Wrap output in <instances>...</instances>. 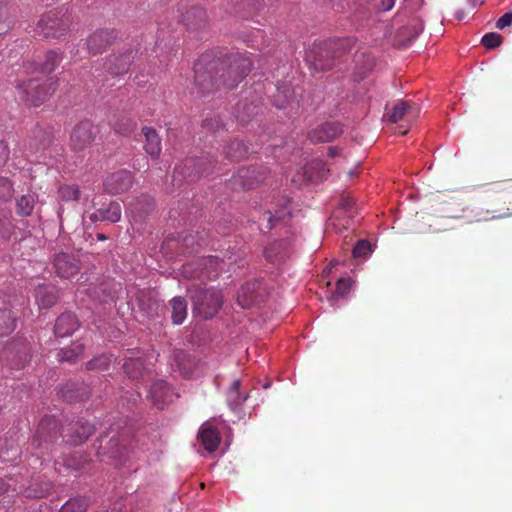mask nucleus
Wrapping results in <instances>:
<instances>
[{"instance_id":"ddd939ff","label":"nucleus","mask_w":512,"mask_h":512,"mask_svg":"<svg viewBox=\"0 0 512 512\" xmlns=\"http://www.w3.org/2000/svg\"><path fill=\"white\" fill-rule=\"evenodd\" d=\"M95 431V425L89 420L84 417H75L68 424L66 434L63 438L71 445H80L84 443Z\"/></svg>"},{"instance_id":"72a5a7b5","label":"nucleus","mask_w":512,"mask_h":512,"mask_svg":"<svg viewBox=\"0 0 512 512\" xmlns=\"http://www.w3.org/2000/svg\"><path fill=\"white\" fill-rule=\"evenodd\" d=\"M143 135L145 136L144 149L152 158L156 159L161 153V138L155 129L151 127H143Z\"/></svg>"},{"instance_id":"cd10ccee","label":"nucleus","mask_w":512,"mask_h":512,"mask_svg":"<svg viewBox=\"0 0 512 512\" xmlns=\"http://www.w3.org/2000/svg\"><path fill=\"white\" fill-rule=\"evenodd\" d=\"M207 13L200 6H192L183 15V22L188 30H200L207 24Z\"/></svg>"},{"instance_id":"dca6fc26","label":"nucleus","mask_w":512,"mask_h":512,"mask_svg":"<svg viewBox=\"0 0 512 512\" xmlns=\"http://www.w3.org/2000/svg\"><path fill=\"white\" fill-rule=\"evenodd\" d=\"M246 96L239 100L234 108V116L242 124L248 123L261 111V96L249 99L251 92L246 91Z\"/></svg>"},{"instance_id":"c756f323","label":"nucleus","mask_w":512,"mask_h":512,"mask_svg":"<svg viewBox=\"0 0 512 512\" xmlns=\"http://www.w3.org/2000/svg\"><path fill=\"white\" fill-rule=\"evenodd\" d=\"M225 157L231 161L244 159L251 153H255L253 147L246 145L242 140L235 139L223 148Z\"/></svg>"},{"instance_id":"09e8293b","label":"nucleus","mask_w":512,"mask_h":512,"mask_svg":"<svg viewBox=\"0 0 512 512\" xmlns=\"http://www.w3.org/2000/svg\"><path fill=\"white\" fill-rule=\"evenodd\" d=\"M235 226V220L230 216L215 220L213 223V229H215L217 233L223 235L230 233Z\"/></svg>"},{"instance_id":"c03bdc74","label":"nucleus","mask_w":512,"mask_h":512,"mask_svg":"<svg viewBox=\"0 0 512 512\" xmlns=\"http://www.w3.org/2000/svg\"><path fill=\"white\" fill-rule=\"evenodd\" d=\"M16 328V317L10 310H0V336L10 334Z\"/></svg>"},{"instance_id":"5fc2aeb1","label":"nucleus","mask_w":512,"mask_h":512,"mask_svg":"<svg viewBox=\"0 0 512 512\" xmlns=\"http://www.w3.org/2000/svg\"><path fill=\"white\" fill-rule=\"evenodd\" d=\"M133 122L129 118H123L114 124V130L122 135H127L133 130Z\"/></svg>"},{"instance_id":"680f3d73","label":"nucleus","mask_w":512,"mask_h":512,"mask_svg":"<svg viewBox=\"0 0 512 512\" xmlns=\"http://www.w3.org/2000/svg\"><path fill=\"white\" fill-rule=\"evenodd\" d=\"M395 4V0H382L380 4V9L382 11H389L393 8Z\"/></svg>"},{"instance_id":"c9c22d12","label":"nucleus","mask_w":512,"mask_h":512,"mask_svg":"<svg viewBox=\"0 0 512 512\" xmlns=\"http://www.w3.org/2000/svg\"><path fill=\"white\" fill-rule=\"evenodd\" d=\"M199 439L203 445V447L208 452L215 451L220 443V436L218 431L212 426L202 425L199 430Z\"/></svg>"},{"instance_id":"b1692460","label":"nucleus","mask_w":512,"mask_h":512,"mask_svg":"<svg viewBox=\"0 0 512 512\" xmlns=\"http://www.w3.org/2000/svg\"><path fill=\"white\" fill-rule=\"evenodd\" d=\"M123 361L122 370L130 380L136 382L144 381L149 371L141 356H128L125 354Z\"/></svg>"},{"instance_id":"0eeeda50","label":"nucleus","mask_w":512,"mask_h":512,"mask_svg":"<svg viewBox=\"0 0 512 512\" xmlns=\"http://www.w3.org/2000/svg\"><path fill=\"white\" fill-rule=\"evenodd\" d=\"M139 54L138 45L127 44L108 55L103 62V70L111 76L126 74Z\"/></svg>"},{"instance_id":"37998d69","label":"nucleus","mask_w":512,"mask_h":512,"mask_svg":"<svg viewBox=\"0 0 512 512\" xmlns=\"http://www.w3.org/2000/svg\"><path fill=\"white\" fill-rule=\"evenodd\" d=\"M35 206L33 195H22L16 202V213L21 217L31 216Z\"/></svg>"},{"instance_id":"79ce46f5","label":"nucleus","mask_w":512,"mask_h":512,"mask_svg":"<svg viewBox=\"0 0 512 512\" xmlns=\"http://www.w3.org/2000/svg\"><path fill=\"white\" fill-rule=\"evenodd\" d=\"M112 354L103 353L95 356L86 364L90 371H107L112 363Z\"/></svg>"},{"instance_id":"f8f14e48","label":"nucleus","mask_w":512,"mask_h":512,"mask_svg":"<svg viewBox=\"0 0 512 512\" xmlns=\"http://www.w3.org/2000/svg\"><path fill=\"white\" fill-rule=\"evenodd\" d=\"M3 357L12 369H22L30 361V345L26 340L15 339L4 348Z\"/></svg>"},{"instance_id":"a19ab883","label":"nucleus","mask_w":512,"mask_h":512,"mask_svg":"<svg viewBox=\"0 0 512 512\" xmlns=\"http://www.w3.org/2000/svg\"><path fill=\"white\" fill-rule=\"evenodd\" d=\"M240 386L241 381L236 379L227 392V403L233 411H236L247 399V394L240 392Z\"/></svg>"},{"instance_id":"9d476101","label":"nucleus","mask_w":512,"mask_h":512,"mask_svg":"<svg viewBox=\"0 0 512 512\" xmlns=\"http://www.w3.org/2000/svg\"><path fill=\"white\" fill-rule=\"evenodd\" d=\"M62 436V421L55 415H44L39 421L31 445L43 449L44 445L53 444Z\"/></svg>"},{"instance_id":"58836bf2","label":"nucleus","mask_w":512,"mask_h":512,"mask_svg":"<svg viewBox=\"0 0 512 512\" xmlns=\"http://www.w3.org/2000/svg\"><path fill=\"white\" fill-rule=\"evenodd\" d=\"M290 213L285 209H281L273 214L271 211H265L259 219V229L263 232L269 231L276 226L280 221H283Z\"/></svg>"},{"instance_id":"052dcab7","label":"nucleus","mask_w":512,"mask_h":512,"mask_svg":"<svg viewBox=\"0 0 512 512\" xmlns=\"http://www.w3.org/2000/svg\"><path fill=\"white\" fill-rule=\"evenodd\" d=\"M353 205H354V201L349 198L342 199V201L340 203L341 208L343 210H345L346 212L351 211Z\"/></svg>"},{"instance_id":"49530a36","label":"nucleus","mask_w":512,"mask_h":512,"mask_svg":"<svg viewBox=\"0 0 512 512\" xmlns=\"http://www.w3.org/2000/svg\"><path fill=\"white\" fill-rule=\"evenodd\" d=\"M409 108H410L409 102L403 101V100L397 101L394 104L391 113L388 115L389 120L393 123H396V122L402 120Z\"/></svg>"},{"instance_id":"2f4dec72","label":"nucleus","mask_w":512,"mask_h":512,"mask_svg":"<svg viewBox=\"0 0 512 512\" xmlns=\"http://www.w3.org/2000/svg\"><path fill=\"white\" fill-rule=\"evenodd\" d=\"M215 264V260L212 256L202 257L185 267V272H188V268L194 267L193 275L191 277L199 279L201 282L211 279L208 268Z\"/></svg>"},{"instance_id":"a878e982","label":"nucleus","mask_w":512,"mask_h":512,"mask_svg":"<svg viewBox=\"0 0 512 512\" xmlns=\"http://www.w3.org/2000/svg\"><path fill=\"white\" fill-rule=\"evenodd\" d=\"M80 327V321L77 316L70 311L60 314L54 325V334L56 337L64 338L71 336Z\"/></svg>"},{"instance_id":"338daca9","label":"nucleus","mask_w":512,"mask_h":512,"mask_svg":"<svg viewBox=\"0 0 512 512\" xmlns=\"http://www.w3.org/2000/svg\"><path fill=\"white\" fill-rule=\"evenodd\" d=\"M464 16H465L464 11H458V12L456 13V18H457L458 20H463V19H464Z\"/></svg>"},{"instance_id":"20e7f679","label":"nucleus","mask_w":512,"mask_h":512,"mask_svg":"<svg viewBox=\"0 0 512 512\" xmlns=\"http://www.w3.org/2000/svg\"><path fill=\"white\" fill-rule=\"evenodd\" d=\"M217 164L215 155L202 151L200 155H190L176 165L172 175V185L178 189L192 185L213 174Z\"/></svg>"},{"instance_id":"7c9ffc66","label":"nucleus","mask_w":512,"mask_h":512,"mask_svg":"<svg viewBox=\"0 0 512 512\" xmlns=\"http://www.w3.org/2000/svg\"><path fill=\"white\" fill-rule=\"evenodd\" d=\"M289 255L288 244L284 240H278L265 248L264 256L272 264H279L286 260Z\"/></svg>"},{"instance_id":"9b49d317","label":"nucleus","mask_w":512,"mask_h":512,"mask_svg":"<svg viewBox=\"0 0 512 512\" xmlns=\"http://www.w3.org/2000/svg\"><path fill=\"white\" fill-rule=\"evenodd\" d=\"M268 297V289L262 279H254L243 284L237 293V303L244 309L262 304Z\"/></svg>"},{"instance_id":"774afa93","label":"nucleus","mask_w":512,"mask_h":512,"mask_svg":"<svg viewBox=\"0 0 512 512\" xmlns=\"http://www.w3.org/2000/svg\"><path fill=\"white\" fill-rule=\"evenodd\" d=\"M96 237H97V239H98V240H100V241H103V240H106V239H107L106 235H105V234H102V233H98V234L96 235Z\"/></svg>"},{"instance_id":"4468645a","label":"nucleus","mask_w":512,"mask_h":512,"mask_svg":"<svg viewBox=\"0 0 512 512\" xmlns=\"http://www.w3.org/2000/svg\"><path fill=\"white\" fill-rule=\"evenodd\" d=\"M99 130L89 120L81 121L71 133V146L74 150H83L96 138Z\"/></svg>"},{"instance_id":"4c0bfd02","label":"nucleus","mask_w":512,"mask_h":512,"mask_svg":"<svg viewBox=\"0 0 512 512\" xmlns=\"http://www.w3.org/2000/svg\"><path fill=\"white\" fill-rule=\"evenodd\" d=\"M91 505V498L87 495H76L69 498L60 508L59 512H86Z\"/></svg>"},{"instance_id":"4be33fe9","label":"nucleus","mask_w":512,"mask_h":512,"mask_svg":"<svg viewBox=\"0 0 512 512\" xmlns=\"http://www.w3.org/2000/svg\"><path fill=\"white\" fill-rule=\"evenodd\" d=\"M34 297L40 309H49L59 300V289L50 283H39L34 288Z\"/></svg>"},{"instance_id":"393cba45","label":"nucleus","mask_w":512,"mask_h":512,"mask_svg":"<svg viewBox=\"0 0 512 512\" xmlns=\"http://www.w3.org/2000/svg\"><path fill=\"white\" fill-rule=\"evenodd\" d=\"M134 297L138 309L144 317L153 318L159 314L161 303L150 292L138 289Z\"/></svg>"},{"instance_id":"a18cd8bd","label":"nucleus","mask_w":512,"mask_h":512,"mask_svg":"<svg viewBox=\"0 0 512 512\" xmlns=\"http://www.w3.org/2000/svg\"><path fill=\"white\" fill-rule=\"evenodd\" d=\"M90 461L91 458L88 454L76 451L66 460V466L79 471L89 464Z\"/></svg>"},{"instance_id":"e433bc0d","label":"nucleus","mask_w":512,"mask_h":512,"mask_svg":"<svg viewBox=\"0 0 512 512\" xmlns=\"http://www.w3.org/2000/svg\"><path fill=\"white\" fill-rule=\"evenodd\" d=\"M294 98V91L287 83L276 86V92L272 96L273 105L278 109L286 108Z\"/></svg>"},{"instance_id":"0e129e2a","label":"nucleus","mask_w":512,"mask_h":512,"mask_svg":"<svg viewBox=\"0 0 512 512\" xmlns=\"http://www.w3.org/2000/svg\"><path fill=\"white\" fill-rule=\"evenodd\" d=\"M142 201H143V202H145V203L147 204V206L149 207V209H150V210H152V209H153V207H154V201H153V199H151V198H149V197H146V196H145V197H143V198H142Z\"/></svg>"},{"instance_id":"423d86ee","label":"nucleus","mask_w":512,"mask_h":512,"mask_svg":"<svg viewBox=\"0 0 512 512\" xmlns=\"http://www.w3.org/2000/svg\"><path fill=\"white\" fill-rule=\"evenodd\" d=\"M71 24L68 9L51 10L41 16L34 29L35 36L56 39L65 35Z\"/></svg>"},{"instance_id":"ea45409f","label":"nucleus","mask_w":512,"mask_h":512,"mask_svg":"<svg viewBox=\"0 0 512 512\" xmlns=\"http://www.w3.org/2000/svg\"><path fill=\"white\" fill-rule=\"evenodd\" d=\"M303 170L304 177L311 182L323 180L329 172L326 164L319 160L307 164Z\"/></svg>"},{"instance_id":"2eb2a0df","label":"nucleus","mask_w":512,"mask_h":512,"mask_svg":"<svg viewBox=\"0 0 512 512\" xmlns=\"http://www.w3.org/2000/svg\"><path fill=\"white\" fill-rule=\"evenodd\" d=\"M117 39L114 29H98L86 39L85 45L89 54L97 55L103 53Z\"/></svg>"},{"instance_id":"7ed1b4c3","label":"nucleus","mask_w":512,"mask_h":512,"mask_svg":"<svg viewBox=\"0 0 512 512\" xmlns=\"http://www.w3.org/2000/svg\"><path fill=\"white\" fill-rule=\"evenodd\" d=\"M130 429L112 424L93 443L96 455L101 461L122 464L129 453Z\"/></svg>"},{"instance_id":"de8ad7c7","label":"nucleus","mask_w":512,"mask_h":512,"mask_svg":"<svg viewBox=\"0 0 512 512\" xmlns=\"http://www.w3.org/2000/svg\"><path fill=\"white\" fill-rule=\"evenodd\" d=\"M225 124L223 120L218 115L207 116L202 121V128L207 132L215 133L221 129H224Z\"/></svg>"},{"instance_id":"aec40b11","label":"nucleus","mask_w":512,"mask_h":512,"mask_svg":"<svg viewBox=\"0 0 512 512\" xmlns=\"http://www.w3.org/2000/svg\"><path fill=\"white\" fill-rule=\"evenodd\" d=\"M57 395L63 401L74 404L88 398L89 388L83 382L69 381L58 388Z\"/></svg>"},{"instance_id":"bb28decb","label":"nucleus","mask_w":512,"mask_h":512,"mask_svg":"<svg viewBox=\"0 0 512 512\" xmlns=\"http://www.w3.org/2000/svg\"><path fill=\"white\" fill-rule=\"evenodd\" d=\"M62 61V56L58 52L51 50L46 52L43 59L33 61L26 66L27 71H39L42 74L52 73Z\"/></svg>"},{"instance_id":"69168bd1","label":"nucleus","mask_w":512,"mask_h":512,"mask_svg":"<svg viewBox=\"0 0 512 512\" xmlns=\"http://www.w3.org/2000/svg\"><path fill=\"white\" fill-rule=\"evenodd\" d=\"M328 154L329 156L334 157L338 154V149L336 147H329Z\"/></svg>"},{"instance_id":"473e14b6","label":"nucleus","mask_w":512,"mask_h":512,"mask_svg":"<svg viewBox=\"0 0 512 512\" xmlns=\"http://www.w3.org/2000/svg\"><path fill=\"white\" fill-rule=\"evenodd\" d=\"M168 307L171 310V321L174 325H181L186 317L188 304L184 297L175 296L168 302Z\"/></svg>"},{"instance_id":"1a4fd4ad","label":"nucleus","mask_w":512,"mask_h":512,"mask_svg":"<svg viewBox=\"0 0 512 512\" xmlns=\"http://www.w3.org/2000/svg\"><path fill=\"white\" fill-rule=\"evenodd\" d=\"M268 168L263 165L241 167L226 183L233 191L250 190L261 184L267 177Z\"/></svg>"},{"instance_id":"6e6d98bb","label":"nucleus","mask_w":512,"mask_h":512,"mask_svg":"<svg viewBox=\"0 0 512 512\" xmlns=\"http://www.w3.org/2000/svg\"><path fill=\"white\" fill-rule=\"evenodd\" d=\"M12 184L5 177H0V200H7L12 196Z\"/></svg>"},{"instance_id":"3c124183","label":"nucleus","mask_w":512,"mask_h":512,"mask_svg":"<svg viewBox=\"0 0 512 512\" xmlns=\"http://www.w3.org/2000/svg\"><path fill=\"white\" fill-rule=\"evenodd\" d=\"M372 252L371 244L365 240H359L352 249V257L357 258H367Z\"/></svg>"},{"instance_id":"6ab92c4d","label":"nucleus","mask_w":512,"mask_h":512,"mask_svg":"<svg viewBox=\"0 0 512 512\" xmlns=\"http://www.w3.org/2000/svg\"><path fill=\"white\" fill-rule=\"evenodd\" d=\"M133 183V177L127 170L111 173L103 182L104 191L116 195L126 192Z\"/></svg>"},{"instance_id":"412c9836","label":"nucleus","mask_w":512,"mask_h":512,"mask_svg":"<svg viewBox=\"0 0 512 512\" xmlns=\"http://www.w3.org/2000/svg\"><path fill=\"white\" fill-rule=\"evenodd\" d=\"M53 267L59 277L70 278L78 274L80 261L73 254L61 252L54 256Z\"/></svg>"},{"instance_id":"5701e85b","label":"nucleus","mask_w":512,"mask_h":512,"mask_svg":"<svg viewBox=\"0 0 512 512\" xmlns=\"http://www.w3.org/2000/svg\"><path fill=\"white\" fill-rule=\"evenodd\" d=\"M170 366L172 373H178L179 376L188 379L193 375L196 360L183 350H177L173 354Z\"/></svg>"},{"instance_id":"8fccbe9b","label":"nucleus","mask_w":512,"mask_h":512,"mask_svg":"<svg viewBox=\"0 0 512 512\" xmlns=\"http://www.w3.org/2000/svg\"><path fill=\"white\" fill-rule=\"evenodd\" d=\"M351 279L350 278H342L340 280H338L337 284H336V290L335 292L332 294V296L329 298V301H331L332 305H334V302L339 298V297H344L350 287H351Z\"/></svg>"},{"instance_id":"c85d7f7f","label":"nucleus","mask_w":512,"mask_h":512,"mask_svg":"<svg viewBox=\"0 0 512 512\" xmlns=\"http://www.w3.org/2000/svg\"><path fill=\"white\" fill-rule=\"evenodd\" d=\"M92 222L107 221L116 223L121 219V206L116 201H111L107 207L99 208L89 216Z\"/></svg>"},{"instance_id":"864d4df0","label":"nucleus","mask_w":512,"mask_h":512,"mask_svg":"<svg viewBox=\"0 0 512 512\" xmlns=\"http://www.w3.org/2000/svg\"><path fill=\"white\" fill-rule=\"evenodd\" d=\"M503 37L495 32L485 34L482 39V45L487 49H495L501 45Z\"/></svg>"},{"instance_id":"e2e57ef3","label":"nucleus","mask_w":512,"mask_h":512,"mask_svg":"<svg viewBox=\"0 0 512 512\" xmlns=\"http://www.w3.org/2000/svg\"><path fill=\"white\" fill-rule=\"evenodd\" d=\"M413 34L409 38V41H413L420 33L423 31V25L419 24L418 26H413Z\"/></svg>"},{"instance_id":"6e6552de","label":"nucleus","mask_w":512,"mask_h":512,"mask_svg":"<svg viewBox=\"0 0 512 512\" xmlns=\"http://www.w3.org/2000/svg\"><path fill=\"white\" fill-rule=\"evenodd\" d=\"M58 80L49 79L40 83L37 79H30L17 85L18 94L22 101L32 106L41 105L57 87Z\"/></svg>"},{"instance_id":"f3484780","label":"nucleus","mask_w":512,"mask_h":512,"mask_svg":"<svg viewBox=\"0 0 512 512\" xmlns=\"http://www.w3.org/2000/svg\"><path fill=\"white\" fill-rule=\"evenodd\" d=\"M343 133V125L338 121L322 123L308 132V139L312 143L331 142Z\"/></svg>"},{"instance_id":"bf43d9fd","label":"nucleus","mask_w":512,"mask_h":512,"mask_svg":"<svg viewBox=\"0 0 512 512\" xmlns=\"http://www.w3.org/2000/svg\"><path fill=\"white\" fill-rule=\"evenodd\" d=\"M9 158L8 145L4 141H0V168L5 165Z\"/></svg>"},{"instance_id":"13d9d810","label":"nucleus","mask_w":512,"mask_h":512,"mask_svg":"<svg viewBox=\"0 0 512 512\" xmlns=\"http://www.w3.org/2000/svg\"><path fill=\"white\" fill-rule=\"evenodd\" d=\"M512 25V11L506 12L496 22V28L503 30L504 28Z\"/></svg>"},{"instance_id":"f03ea898","label":"nucleus","mask_w":512,"mask_h":512,"mask_svg":"<svg viewBox=\"0 0 512 512\" xmlns=\"http://www.w3.org/2000/svg\"><path fill=\"white\" fill-rule=\"evenodd\" d=\"M355 45L356 39L353 37L316 42L306 51L305 61L314 74L329 71L343 73L348 68V60Z\"/></svg>"},{"instance_id":"39448f33","label":"nucleus","mask_w":512,"mask_h":512,"mask_svg":"<svg viewBox=\"0 0 512 512\" xmlns=\"http://www.w3.org/2000/svg\"><path fill=\"white\" fill-rule=\"evenodd\" d=\"M187 293L192 303L193 314L201 319L214 318L222 308L223 295L213 287L206 288L193 284L187 289Z\"/></svg>"},{"instance_id":"f704fd0d","label":"nucleus","mask_w":512,"mask_h":512,"mask_svg":"<svg viewBox=\"0 0 512 512\" xmlns=\"http://www.w3.org/2000/svg\"><path fill=\"white\" fill-rule=\"evenodd\" d=\"M85 345L80 342H74L70 346L61 348L56 358L60 363L75 364L78 358L84 353Z\"/></svg>"},{"instance_id":"4d7b16f0","label":"nucleus","mask_w":512,"mask_h":512,"mask_svg":"<svg viewBox=\"0 0 512 512\" xmlns=\"http://www.w3.org/2000/svg\"><path fill=\"white\" fill-rule=\"evenodd\" d=\"M122 400H126L128 409H131L140 400L141 395L139 392H125V395L121 396Z\"/></svg>"},{"instance_id":"603ef678","label":"nucleus","mask_w":512,"mask_h":512,"mask_svg":"<svg viewBox=\"0 0 512 512\" xmlns=\"http://www.w3.org/2000/svg\"><path fill=\"white\" fill-rule=\"evenodd\" d=\"M59 195L64 201L78 200L80 198V190L74 185H64L60 187Z\"/></svg>"},{"instance_id":"f257e3e1","label":"nucleus","mask_w":512,"mask_h":512,"mask_svg":"<svg viewBox=\"0 0 512 512\" xmlns=\"http://www.w3.org/2000/svg\"><path fill=\"white\" fill-rule=\"evenodd\" d=\"M251 60L239 52L219 50L202 54L194 65L195 84L202 94L221 87L235 88L251 71Z\"/></svg>"},{"instance_id":"a211bd4d","label":"nucleus","mask_w":512,"mask_h":512,"mask_svg":"<svg viewBox=\"0 0 512 512\" xmlns=\"http://www.w3.org/2000/svg\"><path fill=\"white\" fill-rule=\"evenodd\" d=\"M174 396L177 395L165 380H155L150 386L149 398L157 409H164L173 401Z\"/></svg>"}]
</instances>
